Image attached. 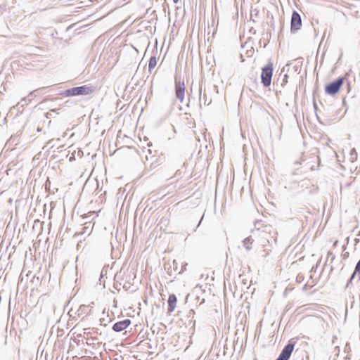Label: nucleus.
<instances>
[{
  "label": "nucleus",
  "instance_id": "nucleus-1",
  "mask_svg": "<svg viewBox=\"0 0 360 360\" xmlns=\"http://www.w3.org/2000/svg\"><path fill=\"white\" fill-rule=\"evenodd\" d=\"M92 92V88L86 85L75 86L61 91L60 95L66 97L76 96L80 95H88Z\"/></svg>",
  "mask_w": 360,
  "mask_h": 360
},
{
  "label": "nucleus",
  "instance_id": "nucleus-2",
  "mask_svg": "<svg viewBox=\"0 0 360 360\" xmlns=\"http://www.w3.org/2000/svg\"><path fill=\"white\" fill-rule=\"evenodd\" d=\"M273 72L274 67L271 61L262 68L261 83L264 87H269L271 85Z\"/></svg>",
  "mask_w": 360,
  "mask_h": 360
},
{
  "label": "nucleus",
  "instance_id": "nucleus-3",
  "mask_svg": "<svg viewBox=\"0 0 360 360\" xmlns=\"http://www.w3.org/2000/svg\"><path fill=\"white\" fill-rule=\"evenodd\" d=\"M345 78L339 77L333 82L326 84L324 87L325 93L330 96L335 95L344 83Z\"/></svg>",
  "mask_w": 360,
  "mask_h": 360
},
{
  "label": "nucleus",
  "instance_id": "nucleus-4",
  "mask_svg": "<svg viewBox=\"0 0 360 360\" xmlns=\"http://www.w3.org/2000/svg\"><path fill=\"white\" fill-rule=\"evenodd\" d=\"M185 84L184 81H181L180 77L175 76V96L180 103H183L185 96Z\"/></svg>",
  "mask_w": 360,
  "mask_h": 360
},
{
  "label": "nucleus",
  "instance_id": "nucleus-5",
  "mask_svg": "<svg viewBox=\"0 0 360 360\" xmlns=\"http://www.w3.org/2000/svg\"><path fill=\"white\" fill-rule=\"evenodd\" d=\"M302 26V19L297 11H293L291 15L290 32L295 33Z\"/></svg>",
  "mask_w": 360,
  "mask_h": 360
},
{
  "label": "nucleus",
  "instance_id": "nucleus-6",
  "mask_svg": "<svg viewBox=\"0 0 360 360\" xmlns=\"http://www.w3.org/2000/svg\"><path fill=\"white\" fill-rule=\"evenodd\" d=\"M131 320L130 319H124L118 322H116L112 326V330L115 332L120 333L125 330L127 327H129L131 324Z\"/></svg>",
  "mask_w": 360,
  "mask_h": 360
},
{
  "label": "nucleus",
  "instance_id": "nucleus-7",
  "mask_svg": "<svg viewBox=\"0 0 360 360\" xmlns=\"http://www.w3.org/2000/svg\"><path fill=\"white\" fill-rule=\"evenodd\" d=\"M177 302V297L174 294H170L167 300V314H171L175 309Z\"/></svg>",
  "mask_w": 360,
  "mask_h": 360
},
{
  "label": "nucleus",
  "instance_id": "nucleus-8",
  "mask_svg": "<svg viewBox=\"0 0 360 360\" xmlns=\"http://www.w3.org/2000/svg\"><path fill=\"white\" fill-rule=\"evenodd\" d=\"M39 89L30 92L27 96L22 98L20 101L22 105H28L31 102L32 98L37 96L35 93L39 91Z\"/></svg>",
  "mask_w": 360,
  "mask_h": 360
},
{
  "label": "nucleus",
  "instance_id": "nucleus-9",
  "mask_svg": "<svg viewBox=\"0 0 360 360\" xmlns=\"http://www.w3.org/2000/svg\"><path fill=\"white\" fill-rule=\"evenodd\" d=\"M254 240L250 237H247L243 240V245L247 251H250L252 249V245Z\"/></svg>",
  "mask_w": 360,
  "mask_h": 360
},
{
  "label": "nucleus",
  "instance_id": "nucleus-10",
  "mask_svg": "<svg viewBox=\"0 0 360 360\" xmlns=\"http://www.w3.org/2000/svg\"><path fill=\"white\" fill-rule=\"evenodd\" d=\"M288 75L284 74L282 79L280 80V78H278L277 81L274 84V85L278 86L280 84L281 87H283L288 83Z\"/></svg>",
  "mask_w": 360,
  "mask_h": 360
},
{
  "label": "nucleus",
  "instance_id": "nucleus-11",
  "mask_svg": "<svg viewBox=\"0 0 360 360\" xmlns=\"http://www.w3.org/2000/svg\"><path fill=\"white\" fill-rule=\"evenodd\" d=\"M157 65V58L155 56H151L150 58V60L148 61V71L150 72H152V70L155 68Z\"/></svg>",
  "mask_w": 360,
  "mask_h": 360
},
{
  "label": "nucleus",
  "instance_id": "nucleus-12",
  "mask_svg": "<svg viewBox=\"0 0 360 360\" xmlns=\"http://www.w3.org/2000/svg\"><path fill=\"white\" fill-rule=\"evenodd\" d=\"M78 316L84 315L86 316L88 314V307L86 305H81L78 309Z\"/></svg>",
  "mask_w": 360,
  "mask_h": 360
},
{
  "label": "nucleus",
  "instance_id": "nucleus-13",
  "mask_svg": "<svg viewBox=\"0 0 360 360\" xmlns=\"http://www.w3.org/2000/svg\"><path fill=\"white\" fill-rule=\"evenodd\" d=\"M173 270L175 273L178 274V271L180 270L179 264L176 260H173L172 262Z\"/></svg>",
  "mask_w": 360,
  "mask_h": 360
},
{
  "label": "nucleus",
  "instance_id": "nucleus-14",
  "mask_svg": "<svg viewBox=\"0 0 360 360\" xmlns=\"http://www.w3.org/2000/svg\"><path fill=\"white\" fill-rule=\"evenodd\" d=\"M354 272V274H357L360 278V259L356 263Z\"/></svg>",
  "mask_w": 360,
  "mask_h": 360
},
{
  "label": "nucleus",
  "instance_id": "nucleus-15",
  "mask_svg": "<svg viewBox=\"0 0 360 360\" xmlns=\"http://www.w3.org/2000/svg\"><path fill=\"white\" fill-rule=\"evenodd\" d=\"M188 265L187 263L181 264V266L180 267V270L178 271V274H182L184 271L186 269V266Z\"/></svg>",
  "mask_w": 360,
  "mask_h": 360
},
{
  "label": "nucleus",
  "instance_id": "nucleus-16",
  "mask_svg": "<svg viewBox=\"0 0 360 360\" xmlns=\"http://www.w3.org/2000/svg\"><path fill=\"white\" fill-rule=\"evenodd\" d=\"M355 276L356 274H354V272L352 273V274L351 275L349 279L348 280L347 283V287H349V285L352 283V280L355 278Z\"/></svg>",
  "mask_w": 360,
  "mask_h": 360
},
{
  "label": "nucleus",
  "instance_id": "nucleus-17",
  "mask_svg": "<svg viewBox=\"0 0 360 360\" xmlns=\"http://www.w3.org/2000/svg\"><path fill=\"white\" fill-rule=\"evenodd\" d=\"M304 279V276L302 274H298L296 278L297 282H301Z\"/></svg>",
  "mask_w": 360,
  "mask_h": 360
},
{
  "label": "nucleus",
  "instance_id": "nucleus-18",
  "mask_svg": "<svg viewBox=\"0 0 360 360\" xmlns=\"http://www.w3.org/2000/svg\"><path fill=\"white\" fill-rule=\"evenodd\" d=\"M203 217H204V215H202V217H201L200 220L199 221V222H198V225H197V226H196V229H197L198 227H199V226L200 225V224H201V222H202V219H203Z\"/></svg>",
  "mask_w": 360,
  "mask_h": 360
},
{
  "label": "nucleus",
  "instance_id": "nucleus-19",
  "mask_svg": "<svg viewBox=\"0 0 360 360\" xmlns=\"http://www.w3.org/2000/svg\"><path fill=\"white\" fill-rule=\"evenodd\" d=\"M168 265H169V268H168L167 272L171 275L172 270L170 269H171L172 266L169 264H168Z\"/></svg>",
  "mask_w": 360,
  "mask_h": 360
},
{
  "label": "nucleus",
  "instance_id": "nucleus-20",
  "mask_svg": "<svg viewBox=\"0 0 360 360\" xmlns=\"http://www.w3.org/2000/svg\"><path fill=\"white\" fill-rule=\"evenodd\" d=\"M342 104H343L344 105H346V101H345V98H344V99H343V101H342Z\"/></svg>",
  "mask_w": 360,
  "mask_h": 360
},
{
  "label": "nucleus",
  "instance_id": "nucleus-21",
  "mask_svg": "<svg viewBox=\"0 0 360 360\" xmlns=\"http://www.w3.org/2000/svg\"><path fill=\"white\" fill-rule=\"evenodd\" d=\"M314 108H315V110H316V109L317 105H316V102H315V101H314Z\"/></svg>",
  "mask_w": 360,
  "mask_h": 360
},
{
  "label": "nucleus",
  "instance_id": "nucleus-22",
  "mask_svg": "<svg viewBox=\"0 0 360 360\" xmlns=\"http://www.w3.org/2000/svg\"><path fill=\"white\" fill-rule=\"evenodd\" d=\"M295 165H300V162H298V161H295Z\"/></svg>",
  "mask_w": 360,
  "mask_h": 360
},
{
  "label": "nucleus",
  "instance_id": "nucleus-23",
  "mask_svg": "<svg viewBox=\"0 0 360 360\" xmlns=\"http://www.w3.org/2000/svg\"><path fill=\"white\" fill-rule=\"evenodd\" d=\"M278 91H279V92L281 93V89H280V90H278V89H276V94H278Z\"/></svg>",
  "mask_w": 360,
  "mask_h": 360
},
{
  "label": "nucleus",
  "instance_id": "nucleus-24",
  "mask_svg": "<svg viewBox=\"0 0 360 360\" xmlns=\"http://www.w3.org/2000/svg\"><path fill=\"white\" fill-rule=\"evenodd\" d=\"M173 1H174V4H177L179 0H173Z\"/></svg>",
  "mask_w": 360,
  "mask_h": 360
},
{
  "label": "nucleus",
  "instance_id": "nucleus-25",
  "mask_svg": "<svg viewBox=\"0 0 360 360\" xmlns=\"http://www.w3.org/2000/svg\"><path fill=\"white\" fill-rule=\"evenodd\" d=\"M284 72H285V67H283V69L281 70V73Z\"/></svg>",
  "mask_w": 360,
  "mask_h": 360
}]
</instances>
